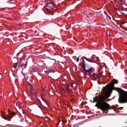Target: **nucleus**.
<instances>
[{"mask_svg": "<svg viewBox=\"0 0 127 127\" xmlns=\"http://www.w3.org/2000/svg\"><path fill=\"white\" fill-rule=\"evenodd\" d=\"M112 91L111 90H109L106 91L104 90V93L106 97L101 96L98 98H97L96 97H94V100L97 103L95 106L99 107L102 111L115 109L114 107H111L108 104L105 102L108 101L107 98L110 96Z\"/></svg>", "mask_w": 127, "mask_h": 127, "instance_id": "1", "label": "nucleus"}, {"mask_svg": "<svg viewBox=\"0 0 127 127\" xmlns=\"http://www.w3.org/2000/svg\"><path fill=\"white\" fill-rule=\"evenodd\" d=\"M119 95L118 102L120 103L127 102V94L117 90Z\"/></svg>", "mask_w": 127, "mask_h": 127, "instance_id": "2", "label": "nucleus"}, {"mask_svg": "<svg viewBox=\"0 0 127 127\" xmlns=\"http://www.w3.org/2000/svg\"><path fill=\"white\" fill-rule=\"evenodd\" d=\"M9 116L7 115L6 116H2V118L5 120H7L8 121H10L11 120V118L13 117L12 116L15 115V113L13 112L10 111L9 112Z\"/></svg>", "mask_w": 127, "mask_h": 127, "instance_id": "3", "label": "nucleus"}, {"mask_svg": "<svg viewBox=\"0 0 127 127\" xmlns=\"http://www.w3.org/2000/svg\"><path fill=\"white\" fill-rule=\"evenodd\" d=\"M80 66L81 67L83 68V69L85 71L89 74L90 73V71L93 70L94 69L93 67H91V68H89L86 66V68L87 69H85V64L82 63H80Z\"/></svg>", "mask_w": 127, "mask_h": 127, "instance_id": "4", "label": "nucleus"}, {"mask_svg": "<svg viewBox=\"0 0 127 127\" xmlns=\"http://www.w3.org/2000/svg\"><path fill=\"white\" fill-rule=\"evenodd\" d=\"M27 64V60H24V62L22 63H21L19 66L21 67H22L23 69H25L26 67Z\"/></svg>", "mask_w": 127, "mask_h": 127, "instance_id": "5", "label": "nucleus"}, {"mask_svg": "<svg viewBox=\"0 0 127 127\" xmlns=\"http://www.w3.org/2000/svg\"><path fill=\"white\" fill-rule=\"evenodd\" d=\"M84 59L86 60L87 61L89 62H90L92 63H95V62L93 61V60H92L90 59V58H86L85 57H84Z\"/></svg>", "mask_w": 127, "mask_h": 127, "instance_id": "6", "label": "nucleus"}, {"mask_svg": "<svg viewBox=\"0 0 127 127\" xmlns=\"http://www.w3.org/2000/svg\"><path fill=\"white\" fill-rule=\"evenodd\" d=\"M69 86V85H67L65 88V89L67 94H69L70 93V91L69 90V89L68 88Z\"/></svg>", "mask_w": 127, "mask_h": 127, "instance_id": "7", "label": "nucleus"}, {"mask_svg": "<svg viewBox=\"0 0 127 127\" xmlns=\"http://www.w3.org/2000/svg\"><path fill=\"white\" fill-rule=\"evenodd\" d=\"M47 5L49 7H53L54 6V4L52 2H50L48 3Z\"/></svg>", "mask_w": 127, "mask_h": 127, "instance_id": "8", "label": "nucleus"}, {"mask_svg": "<svg viewBox=\"0 0 127 127\" xmlns=\"http://www.w3.org/2000/svg\"><path fill=\"white\" fill-rule=\"evenodd\" d=\"M92 77L95 79L98 78L97 75L95 73H92Z\"/></svg>", "mask_w": 127, "mask_h": 127, "instance_id": "9", "label": "nucleus"}, {"mask_svg": "<svg viewBox=\"0 0 127 127\" xmlns=\"http://www.w3.org/2000/svg\"><path fill=\"white\" fill-rule=\"evenodd\" d=\"M29 86H30V92H31L32 90H33V87L32 86V84H30V83H29Z\"/></svg>", "mask_w": 127, "mask_h": 127, "instance_id": "10", "label": "nucleus"}, {"mask_svg": "<svg viewBox=\"0 0 127 127\" xmlns=\"http://www.w3.org/2000/svg\"><path fill=\"white\" fill-rule=\"evenodd\" d=\"M59 89L61 90L62 92L63 93H64L65 92V90L64 89V88L61 87H60L59 88Z\"/></svg>", "mask_w": 127, "mask_h": 127, "instance_id": "11", "label": "nucleus"}, {"mask_svg": "<svg viewBox=\"0 0 127 127\" xmlns=\"http://www.w3.org/2000/svg\"><path fill=\"white\" fill-rule=\"evenodd\" d=\"M32 70L33 72H36L38 70V68H33L32 69Z\"/></svg>", "mask_w": 127, "mask_h": 127, "instance_id": "12", "label": "nucleus"}, {"mask_svg": "<svg viewBox=\"0 0 127 127\" xmlns=\"http://www.w3.org/2000/svg\"><path fill=\"white\" fill-rule=\"evenodd\" d=\"M6 126L9 127H14L15 126V125H13L7 124L6 125Z\"/></svg>", "mask_w": 127, "mask_h": 127, "instance_id": "13", "label": "nucleus"}, {"mask_svg": "<svg viewBox=\"0 0 127 127\" xmlns=\"http://www.w3.org/2000/svg\"><path fill=\"white\" fill-rule=\"evenodd\" d=\"M17 63H15L13 66V67L14 68H16L17 66Z\"/></svg>", "mask_w": 127, "mask_h": 127, "instance_id": "14", "label": "nucleus"}, {"mask_svg": "<svg viewBox=\"0 0 127 127\" xmlns=\"http://www.w3.org/2000/svg\"><path fill=\"white\" fill-rule=\"evenodd\" d=\"M113 82L115 84H117L118 83L117 80L115 79H114Z\"/></svg>", "mask_w": 127, "mask_h": 127, "instance_id": "15", "label": "nucleus"}, {"mask_svg": "<svg viewBox=\"0 0 127 127\" xmlns=\"http://www.w3.org/2000/svg\"><path fill=\"white\" fill-rule=\"evenodd\" d=\"M45 74L46 75H49L50 73V72H49L47 71H45Z\"/></svg>", "mask_w": 127, "mask_h": 127, "instance_id": "16", "label": "nucleus"}, {"mask_svg": "<svg viewBox=\"0 0 127 127\" xmlns=\"http://www.w3.org/2000/svg\"><path fill=\"white\" fill-rule=\"evenodd\" d=\"M97 77L98 78H99L100 77V76L101 75V74L100 73H99L98 74H97Z\"/></svg>", "mask_w": 127, "mask_h": 127, "instance_id": "17", "label": "nucleus"}, {"mask_svg": "<svg viewBox=\"0 0 127 127\" xmlns=\"http://www.w3.org/2000/svg\"><path fill=\"white\" fill-rule=\"evenodd\" d=\"M97 77L98 78H99L100 77V76L101 75V74L100 73H99L98 74H97Z\"/></svg>", "mask_w": 127, "mask_h": 127, "instance_id": "18", "label": "nucleus"}, {"mask_svg": "<svg viewBox=\"0 0 127 127\" xmlns=\"http://www.w3.org/2000/svg\"><path fill=\"white\" fill-rule=\"evenodd\" d=\"M80 57V55L79 56V57L77 58L76 59L77 62H78L79 60V57Z\"/></svg>", "mask_w": 127, "mask_h": 127, "instance_id": "19", "label": "nucleus"}, {"mask_svg": "<svg viewBox=\"0 0 127 127\" xmlns=\"http://www.w3.org/2000/svg\"><path fill=\"white\" fill-rule=\"evenodd\" d=\"M41 97V99H42V100L43 101H44V102H45V103L46 104H47V102L46 101H45L44 100V99L42 98V97L41 96V97Z\"/></svg>", "mask_w": 127, "mask_h": 127, "instance_id": "20", "label": "nucleus"}, {"mask_svg": "<svg viewBox=\"0 0 127 127\" xmlns=\"http://www.w3.org/2000/svg\"><path fill=\"white\" fill-rule=\"evenodd\" d=\"M84 59V57H83L82 58V60L83 62V64H85V62L84 60V59Z\"/></svg>", "mask_w": 127, "mask_h": 127, "instance_id": "21", "label": "nucleus"}, {"mask_svg": "<svg viewBox=\"0 0 127 127\" xmlns=\"http://www.w3.org/2000/svg\"><path fill=\"white\" fill-rule=\"evenodd\" d=\"M104 14L105 15H106V16H107V15H108L107 14V13L106 12H105V11L104 12Z\"/></svg>", "mask_w": 127, "mask_h": 127, "instance_id": "22", "label": "nucleus"}, {"mask_svg": "<svg viewBox=\"0 0 127 127\" xmlns=\"http://www.w3.org/2000/svg\"><path fill=\"white\" fill-rule=\"evenodd\" d=\"M55 70H53L52 71L50 72V73H51V72H52L53 73H54V72H55Z\"/></svg>", "mask_w": 127, "mask_h": 127, "instance_id": "23", "label": "nucleus"}, {"mask_svg": "<svg viewBox=\"0 0 127 127\" xmlns=\"http://www.w3.org/2000/svg\"><path fill=\"white\" fill-rule=\"evenodd\" d=\"M124 88H125L126 89H127V86H124Z\"/></svg>", "mask_w": 127, "mask_h": 127, "instance_id": "24", "label": "nucleus"}, {"mask_svg": "<svg viewBox=\"0 0 127 127\" xmlns=\"http://www.w3.org/2000/svg\"><path fill=\"white\" fill-rule=\"evenodd\" d=\"M107 17H108V18L110 19H111V17H110L108 15H107Z\"/></svg>", "mask_w": 127, "mask_h": 127, "instance_id": "25", "label": "nucleus"}, {"mask_svg": "<svg viewBox=\"0 0 127 127\" xmlns=\"http://www.w3.org/2000/svg\"><path fill=\"white\" fill-rule=\"evenodd\" d=\"M98 57H96L95 58V59L96 60H98Z\"/></svg>", "mask_w": 127, "mask_h": 127, "instance_id": "26", "label": "nucleus"}, {"mask_svg": "<svg viewBox=\"0 0 127 127\" xmlns=\"http://www.w3.org/2000/svg\"><path fill=\"white\" fill-rule=\"evenodd\" d=\"M37 100L38 101V102H40V100L39 99H38L37 98Z\"/></svg>", "mask_w": 127, "mask_h": 127, "instance_id": "27", "label": "nucleus"}, {"mask_svg": "<svg viewBox=\"0 0 127 127\" xmlns=\"http://www.w3.org/2000/svg\"><path fill=\"white\" fill-rule=\"evenodd\" d=\"M39 102L41 105H42L41 103V101H40V102Z\"/></svg>", "mask_w": 127, "mask_h": 127, "instance_id": "28", "label": "nucleus"}, {"mask_svg": "<svg viewBox=\"0 0 127 127\" xmlns=\"http://www.w3.org/2000/svg\"><path fill=\"white\" fill-rule=\"evenodd\" d=\"M125 9L126 10V11H127V8H125Z\"/></svg>", "mask_w": 127, "mask_h": 127, "instance_id": "29", "label": "nucleus"}, {"mask_svg": "<svg viewBox=\"0 0 127 127\" xmlns=\"http://www.w3.org/2000/svg\"><path fill=\"white\" fill-rule=\"evenodd\" d=\"M116 9L117 10H119L120 9L118 8H116Z\"/></svg>", "mask_w": 127, "mask_h": 127, "instance_id": "30", "label": "nucleus"}, {"mask_svg": "<svg viewBox=\"0 0 127 127\" xmlns=\"http://www.w3.org/2000/svg\"><path fill=\"white\" fill-rule=\"evenodd\" d=\"M13 75L15 77H16V76H15V74H13Z\"/></svg>", "mask_w": 127, "mask_h": 127, "instance_id": "31", "label": "nucleus"}, {"mask_svg": "<svg viewBox=\"0 0 127 127\" xmlns=\"http://www.w3.org/2000/svg\"><path fill=\"white\" fill-rule=\"evenodd\" d=\"M72 86H73V84H71V87H72Z\"/></svg>", "mask_w": 127, "mask_h": 127, "instance_id": "32", "label": "nucleus"}, {"mask_svg": "<svg viewBox=\"0 0 127 127\" xmlns=\"http://www.w3.org/2000/svg\"><path fill=\"white\" fill-rule=\"evenodd\" d=\"M123 0H120V1H121V2H122L123 1Z\"/></svg>", "mask_w": 127, "mask_h": 127, "instance_id": "33", "label": "nucleus"}, {"mask_svg": "<svg viewBox=\"0 0 127 127\" xmlns=\"http://www.w3.org/2000/svg\"><path fill=\"white\" fill-rule=\"evenodd\" d=\"M60 63H62L63 64V62H60Z\"/></svg>", "mask_w": 127, "mask_h": 127, "instance_id": "34", "label": "nucleus"}, {"mask_svg": "<svg viewBox=\"0 0 127 127\" xmlns=\"http://www.w3.org/2000/svg\"><path fill=\"white\" fill-rule=\"evenodd\" d=\"M125 16L127 17V14H126V15H125Z\"/></svg>", "mask_w": 127, "mask_h": 127, "instance_id": "35", "label": "nucleus"}, {"mask_svg": "<svg viewBox=\"0 0 127 127\" xmlns=\"http://www.w3.org/2000/svg\"><path fill=\"white\" fill-rule=\"evenodd\" d=\"M31 99H33V98L31 96Z\"/></svg>", "mask_w": 127, "mask_h": 127, "instance_id": "36", "label": "nucleus"}, {"mask_svg": "<svg viewBox=\"0 0 127 127\" xmlns=\"http://www.w3.org/2000/svg\"><path fill=\"white\" fill-rule=\"evenodd\" d=\"M42 89H43V91H44V89L43 88H42Z\"/></svg>", "mask_w": 127, "mask_h": 127, "instance_id": "37", "label": "nucleus"}, {"mask_svg": "<svg viewBox=\"0 0 127 127\" xmlns=\"http://www.w3.org/2000/svg\"><path fill=\"white\" fill-rule=\"evenodd\" d=\"M120 108H123V107H121Z\"/></svg>", "mask_w": 127, "mask_h": 127, "instance_id": "38", "label": "nucleus"}, {"mask_svg": "<svg viewBox=\"0 0 127 127\" xmlns=\"http://www.w3.org/2000/svg\"><path fill=\"white\" fill-rule=\"evenodd\" d=\"M73 127H74V125L73 126Z\"/></svg>", "mask_w": 127, "mask_h": 127, "instance_id": "39", "label": "nucleus"}]
</instances>
